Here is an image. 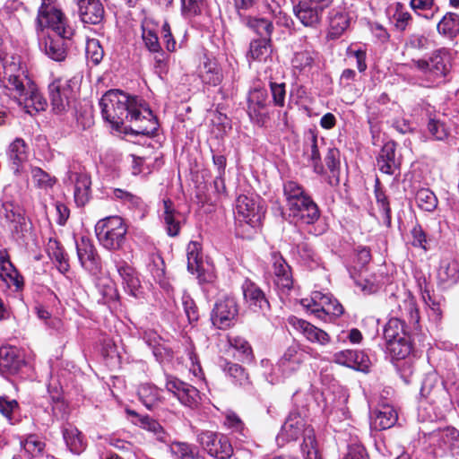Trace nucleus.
I'll use <instances>...</instances> for the list:
<instances>
[{"mask_svg": "<svg viewBox=\"0 0 459 459\" xmlns=\"http://www.w3.org/2000/svg\"><path fill=\"white\" fill-rule=\"evenodd\" d=\"M333 360L337 364L360 371H366L370 365L368 356L364 351L355 350L335 352Z\"/></svg>", "mask_w": 459, "mask_h": 459, "instance_id": "obj_20", "label": "nucleus"}, {"mask_svg": "<svg viewBox=\"0 0 459 459\" xmlns=\"http://www.w3.org/2000/svg\"><path fill=\"white\" fill-rule=\"evenodd\" d=\"M292 12L303 26L312 29L320 26L324 14L311 0L292 1Z\"/></svg>", "mask_w": 459, "mask_h": 459, "instance_id": "obj_13", "label": "nucleus"}, {"mask_svg": "<svg viewBox=\"0 0 459 459\" xmlns=\"http://www.w3.org/2000/svg\"><path fill=\"white\" fill-rule=\"evenodd\" d=\"M403 335H409L405 324L402 322V319L391 317L384 328V337L386 343L400 339Z\"/></svg>", "mask_w": 459, "mask_h": 459, "instance_id": "obj_44", "label": "nucleus"}, {"mask_svg": "<svg viewBox=\"0 0 459 459\" xmlns=\"http://www.w3.org/2000/svg\"><path fill=\"white\" fill-rule=\"evenodd\" d=\"M63 437L68 449L74 455L82 454L86 448V441L77 428L69 425L63 429Z\"/></svg>", "mask_w": 459, "mask_h": 459, "instance_id": "obj_34", "label": "nucleus"}, {"mask_svg": "<svg viewBox=\"0 0 459 459\" xmlns=\"http://www.w3.org/2000/svg\"><path fill=\"white\" fill-rule=\"evenodd\" d=\"M270 90L274 106L282 108L285 105L286 84L284 82H270Z\"/></svg>", "mask_w": 459, "mask_h": 459, "instance_id": "obj_59", "label": "nucleus"}, {"mask_svg": "<svg viewBox=\"0 0 459 459\" xmlns=\"http://www.w3.org/2000/svg\"><path fill=\"white\" fill-rule=\"evenodd\" d=\"M48 255L56 264L58 271L62 273L68 272L69 263L67 255L57 241H50L48 247Z\"/></svg>", "mask_w": 459, "mask_h": 459, "instance_id": "obj_42", "label": "nucleus"}, {"mask_svg": "<svg viewBox=\"0 0 459 459\" xmlns=\"http://www.w3.org/2000/svg\"><path fill=\"white\" fill-rule=\"evenodd\" d=\"M7 157L13 165V169L18 171L28 159V145L22 138L17 137L9 144Z\"/></svg>", "mask_w": 459, "mask_h": 459, "instance_id": "obj_32", "label": "nucleus"}, {"mask_svg": "<svg viewBox=\"0 0 459 459\" xmlns=\"http://www.w3.org/2000/svg\"><path fill=\"white\" fill-rule=\"evenodd\" d=\"M398 420L396 410L389 404H382L371 416V428L375 430H385L394 426Z\"/></svg>", "mask_w": 459, "mask_h": 459, "instance_id": "obj_24", "label": "nucleus"}, {"mask_svg": "<svg viewBox=\"0 0 459 459\" xmlns=\"http://www.w3.org/2000/svg\"><path fill=\"white\" fill-rule=\"evenodd\" d=\"M187 270L191 273H198L203 265V257L200 254V245L190 242L186 247Z\"/></svg>", "mask_w": 459, "mask_h": 459, "instance_id": "obj_45", "label": "nucleus"}, {"mask_svg": "<svg viewBox=\"0 0 459 459\" xmlns=\"http://www.w3.org/2000/svg\"><path fill=\"white\" fill-rule=\"evenodd\" d=\"M164 205V212H163V223L166 229V231L169 236L176 237L178 235L180 231V224L182 220V215L180 212H177L173 204L169 200L163 201Z\"/></svg>", "mask_w": 459, "mask_h": 459, "instance_id": "obj_31", "label": "nucleus"}, {"mask_svg": "<svg viewBox=\"0 0 459 459\" xmlns=\"http://www.w3.org/2000/svg\"><path fill=\"white\" fill-rule=\"evenodd\" d=\"M261 207L258 198L240 195L236 200L237 217L246 223L255 226L261 219Z\"/></svg>", "mask_w": 459, "mask_h": 459, "instance_id": "obj_15", "label": "nucleus"}, {"mask_svg": "<svg viewBox=\"0 0 459 459\" xmlns=\"http://www.w3.org/2000/svg\"><path fill=\"white\" fill-rule=\"evenodd\" d=\"M270 101L268 100V92L264 88L255 87L249 91L247 96V114L250 119L263 126L267 117Z\"/></svg>", "mask_w": 459, "mask_h": 459, "instance_id": "obj_12", "label": "nucleus"}, {"mask_svg": "<svg viewBox=\"0 0 459 459\" xmlns=\"http://www.w3.org/2000/svg\"><path fill=\"white\" fill-rule=\"evenodd\" d=\"M127 226L119 216H109L100 220L95 225V233L100 243L108 250H119L126 242Z\"/></svg>", "mask_w": 459, "mask_h": 459, "instance_id": "obj_3", "label": "nucleus"}, {"mask_svg": "<svg viewBox=\"0 0 459 459\" xmlns=\"http://www.w3.org/2000/svg\"><path fill=\"white\" fill-rule=\"evenodd\" d=\"M223 371L235 382L241 386H247L250 384L249 377L245 368L233 362L225 361L222 365Z\"/></svg>", "mask_w": 459, "mask_h": 459, "instance_id": "obj_43", "label": "nucleus"}, {"mask_svg": "<svg viewBox=\"0 0 459 459\" xmlns=\"http://www.w3.org/2000/svg\"><path fill=\"white\" fill-rule=\"evenodd\" d=\"M152 262L148 264V270L156 281H160L164 277V263L160 255H152Z\"/></svg>", "mask_w": 459, "mask_h": 459, "instance_id": "obj_62", "label": "nucleus"}, {"mask_svg": "<svg viewBox=\"0 0 459 459\" xmlns=\"http://www.w3.org/2000/svg\"><path fill=\"white\" fill-rule=\"evenodd\" d=\"M428 132L431 138L436 141H444L449 135V130L446 124L436 118H429Z\"/></svg>", "mask_w": 459, "mask_h": 459, "instance_id": "obj_55", "label": "nucleus"}, {"mask_svg": "<svg viewBox=\"0 0 459 459\" xmlns=\"http://www.w3.org/2000/svg\"><path fill=\"white\" fill-rule=\"evenodd\" d=\"M312 349L303 347L298 342L290 344L283 352L277 364L272 368V383L280 382L281 378L287 377L297 372L306 359V354Z\"/></svg>", "mask_w": 459, "mask_h": 459, "instance_id": "obj_4", "label": "nucleus"}, {"mask_svg": "<svg viewBox=\"0 0 459 459\" xmlns=\"http://www.w3.org/2000/svg\"><path fill=\"white\" fill-rule=\"evenodd\" d=\"M315 60V53L303 50L296 52L291 59V65L295 71L299 73L308 70L312 67Z\"/></svg>", "mask_w": 459, "mask_h": 459, "instance_id": "obj_48", "label": "nucleus"}, {"mask_svg": "<svg viewBox=\"0 0 459 459\" xmlns=\"http://www.w3.org/2000/svg\"><path fill=\"white\" fill-rule=\"evenodd\" d=\"M24 365L22 351L14 346L0 348V372L3 375H15Z\"/></svg>", "mask_w": 459, "mask_h": 459, "instance_id": "obj_19", "label": "nucleus"}, {"mask_svg": "<svg viewBox=\"0 0 459 459\" xmlns=\"http://www.w3.org/2000/svg\"><path fill=\"white\" fill-rule=\"evenodd\" d=\"M48 90L53 110L56 113L65 111L69 105V86L66 82L63 83L61 80H56L49 84Z\"/></svg>", "mask_w": 459, "mask_h": 459, "instance_id": "obj_27", "label": "nucleus"}, {"mask_svg": "<svg viewBox=\"0 0 459 459\" xmlns=\"http://www.w3.org/2000/svg\"><path fill=\"white\" fill-rule=\"evenodd\" d=\"M85 54L87 59L97 65L103 59L104 50L98 39H89L86 42Z\"/></svg>", "mask_w": 459, "mask_h": 459, "instance_id": "obj_53", "label": "nucleus"}, {"mask_svg": "<svg viewBox=\"0 0 459 459\" xmlns=\"http://www.w3.org/2000/svg\"><path fill=\"white\" fill-rule=\"evenodd\" d=\"M31 177L33 182L39 188L48 189L56 183V178L39 167L31 169Z\"/></svg>", "mask_w": 459, "mask_h": 459, "instance_id": "obj_56", "label": "nucleus"}, {"mask_svg": "<svg viewBox=\"0 0 459 459\" xmlns=\"http://www.w3.org/2000/svg\"><path fill=\"white\" fill-rule=\"evenodd\" d=\"M154 72L160 78H163L168 73L169 68V56L162 50L154 53Z\"/></svg>", "mask_w": 459, "mask_h": 459, "instance_id": "obj_57", "label": "nucleus"}, {"mask_svg": "<svg viewBox=\"0 0 459 459\" xmlns=\"http://www.w3.org/2000/svg\"><path fill=\"white\" fill-rule=\"evenodd\" d=\"M303 436L301 451L305 459H321L314 429L307 423L300 411L294 410L290 412L277 436L279 444L298 439Z\"/></svg>", "mask_w": 459, "mask_h": 459, "instance_id": "obj_2", "label": "nucleus"}, {"mask_svg": "<svg viewBox=\"0 0 459 459\" xmlns=\"http://www.w3.org/2000/svg\"><path fill=\"white\" fill-rule=\"evenodd\" d=\"M283 195L286 200L287 210L290 207L295 208L296 204L301 200L310 198L306 193L304 187L294 180H287L283 183Z\"/></svg>", "mask_w": 459, "mask_h": 459, "instance_id": "obj_33", "label": "nucleus"}, {"mask_svg": "<svg viewBox=\"0 0 459 459\" xmlns=\"http://www.w3.org/2000/svg\"><path fill=\"white\" fill-rule=\"evenodd\" d=\"M103 118L117 129L129 123L135 134L148 135L157 130L158 123L152 111L136 97L119 90L107 91L100 100Z\"/></svg>", "mask_w": 459, "mask_h": 459, "instance_id": "obj_1", "label": "nucleus"}, {"mask_svg": "<svg viewBox=\"0 0 459 459\" xmlns=\"http://www.w3.org/2000/svg\"><path fill=\"white\" fill-rule=\"evenodd\" d=\"M228 342L230 347L239 352L242 361L250 362L253 359V351L249 343L242 337L237 335H230Z\"/></svg>", "mask_w": 459, "mask_h": 459, "instance_id": "obj_47", "label": "nucleus"}, {"mask_svg": "<svg viewBox=\"0 0 459 459\" xmlns=\"http://www.w3.org/2000/svg\"><path fill=\"white\" fill-rule=\"evenodd\" d=\"M126 414L130 417L133 424L151 432L160 443L169 444L170 437L164 430L162 426L154 419L148 415H142L134 410H126Z\"/></svg>", "mask_w": 459, "mask_h": 459, "instance_id": "obj_18", "label": "nucleus"}, {"mask_svg": "<svg viewBox=\"0 0 459 459\" xmlns=\"http://www.w3.org/2000/svg\"><path fill=\"white\" fill-rule=\"evenodd\" d=\"M328 19L330 32L333 37L341 36L350 24L348 14L337 9L329 12Z\"/></svg>", "mask_w": 459, "mask_h": 459, "instance_id": "obj_39", "label": "nucleus"}, {"mask_svg": "<svg viewBox=\"0 0 459 459\" xmlns=\"http://www.w3.org/2000/svg\"><path fill=\"white\" fill-rule=\"evenodd\" d=\"M75 245L82 266L88 271H95L98 268V256L91 240L82 236L76 240Z\"/></svg>", "mask_w": 459, "mask_h": 459, "instance_id": "obj_26", "label": "nucleus"}, {"mask_svg": "<svg viewBox=\"0 0 459 459\" xmlns=\"http://www.w3.org/2000/svg\"><path fill=\"white\" fill-rule=\"evenodd\" d=\"M393 18L395 28L400 31H404L412 22L411 14L406 10L404 4L400 2L394 4Z\"/></svg>", "mask_w": 459, "mask_h": 459, "instance_id": "obj_49", "label": "nucleus"}, {"mask_svg": "<svg viewBox=\"0 0 459 459\" xmlns=\"http://www.w3.org/2000/svg\"><path fill=\"white\" fill-rule=\"evenodd\" d=\"M415 201L418 207L426 212H432L437 206V196L428 188H421L418 190L415 195Z\"/></svg>", "mask_w": 459, "mask_h": 459, "instance_id": "obj_46", "label": "nucleus"}, {"mask_svg": "<svg viewBox=\"0 0 459 459\" xmlns=\"http://www.w3.org/2000/svg\"><path fill=\"white\" fill-rule=\"evenodd\" d=\"M166 389L172 393L186 407L195 409L200 404L201 395L197 388L175 377L167 376Z\"/></svg>", "mask_w": 459, "mask_h": 459, "instance_id": "obj_11", "label": "nucleus"}, {"mask_svg": "<svg viewBox=\"0 0 459 459\" xmlns=\"http://www.w3.org/2000/svg\"><path fill=\"white\" fill-rule=\"evenodd\" d=\"M413 63L419 70L434 79L446 77L451 68L450 55L446 48L436 50L429 60H417Z\"/></svg>", "mask_w": 459, "mask_h": 459, "instance_id": "obj_9", "label": "nucleus"}, {"mask_svg": "<svg viewBox=\"0 0 459 459\" xmlns=\"http://www.w3.org/2000/svg\"><path fill=\"white\" fill-rule=\"evenodd\" d=\"M65 183L74 186V197L77 206H84L89 202L91 186L90 176L85 173L68 171Z\"/></svg>", "mask_w": 459, "mask_h": 459, "instance_id": "obj_16", "label": "nucleus"}, {"mask_svg": "<svg viewBox=\"0 0 459 459\" xmlns=\"http://www.w3.org/2000/svg\"><path fill=\"white\" fill-rule=\"evenodd\" d=\"M82 22L100 24L104 19V6L100 0H74Z\"/></svg>", "mask_w": 459, "mask_h": 459, "instance_id": "obj_21", "label": "nucleus"}, {"mask_svg": "<svg viewBox=\"0 0 459 459\" xmlns=\"http://www.w3.org/2000/svg\"><path fill=\"white\" fill-rule=\"evenodd\" d=\"M242 290L245 300L255 310L258 309L264 313L269 308V302L264 291L254 282L246 281L242 285Z\"/></svg>", "mask_w": 459, "mask_h": 459, "instance_id": "obj_29", "label": "nucleus"}, {"mask_svg": "<svg viewBox=\"0 0 459 459\" xmlns=\"http://www.w3.org/2000/svg\"><path fill=\"white\" fill-rule=\"evenodd\" d=\"M437 31L444 36L454 38L459 34V15L447 13L437 23Z\"/></svg>", "mask_w": 459, "mask_h": 459, "instance_id": "obj_40", "label": "nucleus"}, {"mask_svg": "<svg viewBox=\"0 0 459 459\" xmlns=\"http://www.w3.org/2000/svg\"><path fill=\"white\" fill-rule=\"evenodd\" d=\"M437 280L444 287H450L459 281V263L451 255H446L441 259Z\"/></svg>", "mask_w": 459, "mask_h": 459, "instance_id": "obj_25", "label": "nucleus"}, {"mask_svg": "<svg viewBox=\"0 0 459 459\" xmlns=\"http://www.w3.org/2000/svg\"><path fill=\"white\" fill-rule=\"evenodd\" d=\"M303 308L316 318L326 321L332 316L337 317L343 314V307L330 293L313 291L309 298L300 300Z\"/></svg>", "mask_w": 459, "mask_h": 459, "instance_id": "obj_5", "label": "nucleus"}, {"mask_svg": "<svg viewBox=\"0 0 459 459\" xmlns=\"http://www.w3.org/2000/svg\"><path fill=\"white\" fill-rule=\"evenodd\" d=\"M37 21L41 28H49L55 34L71 37L73 30L66 26L63 13L51 4L43 1L39 9Z\"/></svg>", "mask_w": 459, "mask_h": 459, "instance_id": "obj_6", "label": "nucleus"}, {"mask_svg": "<svg viewBox=\"0 0 459 459\" xmlns=\"http://www.w3.org/2000/svg\"><path fill=\"white\" fill-rule=\"evenodd\" d=\"M182 305L189 323L196 322L199 318L198 308L194 299L186 293L182 296Z\"/></svg>", "mask_w": 459, "mask_h": 459, "instance_id": "obj_61", "label": "nucleus"}, {"mask_svg": "<svg viewBox=\"0 0 459 459\" xmlns=\"http://www.w3.org/2000/svg\"><path fill=\"white\" fill-rule=\"evenodd\" d=\"M238 315V305L233 297H224L216 301L211 314L212 325L219 329L233 325Z\"/></svg>", "mask_w": 459, "mask_h": 459, "instance_id": "obj_8", "label": "nucleus"}, {"mask_svg": "<svg viewBox=\"0 0 459 459\" xmlns=\"http://www.w3.org/2000/svg\"><path fill=\"white\" fill-rule=\"evenodd\" d=\"M412 344L409 335H403L400 339L386 343V351L393 359L402 360L410 356Z\"/></svg>", "mask_w": 459, "mask_h": 459, "instance_id": "obj_35", "label": "nucleus"}, {"mask_svg": "<svg viewBox=\"0 0 459 459\" xmlns=\"http://www.w3.org/2000/svg\"><path fill=\"white\" fill-rule=\"evenodd\" d=\"M19 404L16 400H10L7 397L0 396V413L7 419L9 423L15 424L18 421L16 413Z\"/></svg>", "mask_w": 459, "mask_h": 459, "instance_id": "obj_51", "label": "nucleus"}, {"mask_svg": "<svg viewBox=\"0 0 459 459\" xmlns=\"http://www.w3.org/2000/svg\"><path fill=\"white\" fill-rule=\"evenodd\" d=\"M204 0H181L182 14L192 17L199 14L202 10Z\"/></svg>", "mask_w": 459, "mask_h": 459, "instance_id": "obj_64", "label": "nucleus"}, {"mask_svg": "<svg viewBox=\"0 0 459 459\" xmlns=\"http://www.w3.org/2000/svg\"><path fill=\"white\" fill-rule=\"evenodd\" d=\"M113 194L115 198L123 201L124 204H127L129 207H139L142 204V199L139 196L123 189L117 188L114 190Z\"/></svg>", "mask_w": 459, "mask_h": 459, "instance_id": "obj_63", "label": "nucleus"}, {"mask_svg": "<svg viewBox=\"0 0 459 459\" xmlns=\"http://www.w3.org/2000/svg\"><path fill=\"white\" fill-rule=\"evenodd\" d=\"M247 25L261 38H271L273 32V22L264 18H249Z\"/></svg>", "mask_w": 459, "mask_h": 459, "instance_id": "obj_54", "label": "nucleus"}, {"mask_svg": "<svg viewBox=\"0 0 459 459\" xmlns=\"http://www.w3.org/2000/svg\"><path fill=\"white\" fill-rule=\"evenodd\" d=\"M137 394L140 401L148 410H153L162 403L161 390L153 385H140Z\"/></svg>", "mask_w": 459, "mask_h": 459, "instance_id": "obj_37", "label": "nucleus"}, {"mask_svg": "<svg viewBox=\"0 0 459 459\" xmlns=\"http://www.w3.org/2000/svg\"><path fill=\"white\" fill-rule=\"evenodd\" d=\"M197 442L212 457L216 459H230L233 448L228 437L212 431H202L197 435Z\"/></svg>", "mask_w": 459, "mask_h": 459, "instance_id": "obj_7", "label": "nucleus"}, {"mask_svg": "<svg viewBox=\"0 0 459 459\" xmlns=\"http://www.w3.org/2000/svg\"><path fill=\"white\" fill-rule=\"evenodd\" d=\"M271 38H260L250 42L247 57L255 61H266L271 56Z\"/></svg>", "mask_w": 459, "mask_h": 459, "instance_id": "obj_38", "label": "nucleus"}, {"mask_svg": "<svg viewBox=\"0 0 459 459\" xmlns=\"http://www.w3.org/2000/svg\"><path fill=\"white\" fill-rule=\"evenodd\" d=\"M377 161L379 170L385 174L394 175L399 171L401 161L396 157V143L393 141L385 143Z\"/></svg>", "mask_w": 459, "mask_h": 459, "instance_id": "obj_22", "label": "nucleus"}, {"mask_svg": "<svg viewBox=\"0 0 459 459\" xmlns=\"http://www.w3.org/2000/svg\"><path fill=\"white\" fill-rule=\"evenodd\" d=\"M201 78L205 84L212 86L220 84L222 80V73L219 65L213 60L207 59L204 63Z\"/></svg>", "mask_w": 459, "mask_h": 459, "instance_id": "obj_41", "label": "nucleus"}, {"mask_svg": "<svg viewBox=\"0 0 459 459\" xmlns=\"http://www.w3.org/2000/svg\"><path fill=\"white\" fill-rule=\"evenodd\" d=\"M394 318L402 319L404 324L409 323L418 326L420 322V313L416 301L412 296L406 294L405 297L398 302L397 308L393 309Z\"/></svg>", "mask_w": 459, "mask_h": 459, "instance_id": "obj_23", "label": "nucleus"}, {"mask_svg": "<svg viewBox=\"0 0 459 459\" xmlns=\"http://www.w3.org/2000/svg\"><path fill=\"white\" fill-rule=\"evenodd\" d=\"M422 299L428 307L429 318L434 323L440 322L443 315L445 299L438 295L430 293L426 289L422 291Z\"/></svg>", "mask_w": 459, "mask_h": 459, "instance_id": "obj_36", "label": "nucleus"}, {"mask_svg": "<svg viewBox=\"0 0 459 459\" xmlns=\"http://www.w3.org/2000/svg\"><path fill=\"white\" fill-rule=\"evenodd\" d=\"M289 323L311 343L325 346L331 342V337L326 332L304 319L291 317Z\"/></svg>", "mask_w": 459, "mask_h": 459, "instance_id": "obj_17", "label": "nucleus"}, {"mask_svg": "<svg viewBox=\"0 0 459 459\" xmlns=\"http://www.w3.org/2000/svg\"><path fill=\"white\" fill-rule=\"evenodd\" d=\"M268 12L276 20V23L279 26L290 29L293 26L294 22L290 15L282 12L281 6H273L270 4H266Z\"/></svg>", "mask_w": 459, "mask_h": 459, "instance_id": "obj_58", "label": "nucleus"}, {"mask_svg": "<svg viewBox=\"0 0 459 459\" xmlns=\"http://www.w3.org/2000/svg\"><path fill=\"white\" fill-rule=\"evenodd\" d=\"M441 440L450 448L455 459H459V431L455 428H446L441 433Z\"/></svg>", "mask_w": 459, "mask_h": 459, "instance_id": "obj_52", "label": "nucleus"}, {"mask_svg": "<svg viewBox=\"0 0 459 459\" xmlns=\"http://www.w3.org/2000/svg\"><path fill=\"white\" fill-rule=\"evenodd\" d=\"M25 453L30 459L37 458L43 454L45 443L36 435H30L22 442Z\"/></svg>", "mask_w": 459, "mask_h": 459, "instance_id": "obj_50", "label": "nucleus"}, {"mask_svg": "<svg viewBox=\"0 0 459 459\" xmlns=\"http://www.w3.org/2000/svg\"><path fill=\"white\" fill-rule=\"evenodd\" d=\"M290 221L296 224L312 225L320 218V211L312 198L301 200L295 208L288 209Z\"/></svg>", "mask_w": 459, "mask_h": 459, "instance_id": "obj_14", "label": "nucleus"}, {"mask_svg": "<svg viewBox=\"0 0 459 459\" xmlns=\"http://www.w3.org/2000/svg\"><path fill=\"white\" fill-rule=\"evenodd\" d=\"M271 260L274 285L281 297L287 296L294 286L290 267L278 252H272Z\"/></svg>", "mask_w": 459, "mask_h": 459, "instance_id": "obj_10", "label": "nucleus"}, {"mask_svg": "<svg viewBox=\"0 0 459 459\" xmlns=\"http://www.w3.org/2000/svg\"><path fill=\"white\" fill-rule=\"evenodd\" d=\"M310 160L314 166V170L317 174L324 172V167L321 163L320 152L317 147V137L314 133H311L310 137Z\"/></svg>", "mask_w": 459, "mask_h": 459, "instance_id": "obj_60", "label": "nucleus"}, {"mask_svg": "<svg viewBox=\"0 0 459 459\" xmlns=\"http://www.w3.org/2000/svg\"><path fill=\"white\" fill-rule=\"evenodd\" d=\"M70 37H63L59 34L48 36L45 39L44 52L52 60L62 62L67 56V39Z\"/></svg>", "mask_w": 459, "mask_h": 459, "instance_id": "obj_28", "label": "nucleus"}, {"mask_svg": "<svg viewBox=\"0 0 459 459\" xmlns=\"http://www.w3.org/2000/svg\"><path fill=\"white\" fill-rule=\"evenodd\" d=\"M0 278L8 286L20 290L23 286V278L11 263L5 251L0 252Z\"/></svg>", "mask_w": 459, "mask_h": 459, "instance_id": "obj_30", "label": "nucleus"}]
</instances>
